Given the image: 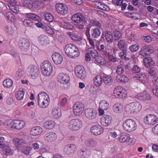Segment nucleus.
<instances>
[{
  "label": "nucleus",
  "mask_w": 158,
  "mask_h": 158,
  "mask_svg": "<svg viewBox=\"0 0 158 158\" xmlns=\"http://www.w3.org/2000/svg\"><path fill=\"white\" fill-rule=\"evenodd\" d=\"M65 54L70 58H76L79 56L80 52L78 48L73 44L66 45L64 48Z\"/></svg>",
  "instance_id": "obj_1"
},
{
  "label": "nucleus",
  "mask_w": 158,
  "mask_h": 158,
  "mask_svg": "<svg viewBox=\"0 0 158 158\" xmlns=\"http://www.w3.org/2000/svg\"><path fill=\"white\" fill-rule=\"evenodd\" d=\"M37 99L38 105L40 108H45L48 107L50 103V99L45 92H42L39 93Z\"/></svg>",
  "instance_id": "obj_2"
},
{
  "label": "nucleus",
  "mask_w": 158,
  "mask_h": 158,
  "mask_svg": "<svg viewBox=\"0 0 158 158\" xmlns=\"http://www.w3.org/2000/svg\"><path fill=\"white\" fill-rule=\"evenodd\" d=\"M40 68L42 73L44 76L48 77L52 75L53 66L49 61L45 60L42 62L40 64Z\"/></svg>",
  "instance_id": "obj_3"
},
{
  "label": "nucleus",
  "mask_w": 158,
  "mask_h": 158,
  "mask_svg": "<svg viewBox=\"0 0 158 158\" xmlns=\"http://www.w3.org/2000/svg\"><path fill=\"white\" fill-rule=\"evenodd\" d=\"M141 108V105L139 102H134L126 105L125 109L128 114H135L139 112Z\"/></svg>",
  "instance_id": "obj_4"
},
{
  "label": "nucleus",
  "mask_w": 158,
  "mask_h": 158,
  "mask_svg": "<svg viewBox=\"0 0 158 158\" xmlns=\"http://www.w3.org/2000/svg\"><path fill=\"white\" fill-rule=\"evenodd\" d=\"M123 127L125 131L129 132L135 131L137 127L135 122L131 119H128L125 121L123 123Z\"/></svg>",
  "instance_id": "obj_5"
},
{
  "label": "nucleus",
  "mask_w": 158,
  "mask_h": 158,
  "mask_svg": "<svg viewBox=\"0 0 158 158\" xmlns=\"http://www.w3.org/2000/svg\"><path fill=\"white\" fill-rule=\"evenodd\" d=\"M82 126V121L78 118L73 119L70 120L68 123V127L72 131H77Z\"/></svg>",
  "instance_id": "obj_6"
},
{
  "label": "nucleus",
  "mask_w": 158,
  "mask_h": 158,
  "mask_svg": "<svg viewBox=\"0 0 158 158\" xmlns=\"http://www.w3.org/2000/svg\"><path fill=\"white\" fill-rule=\"evenodd\" d=\"M26 72L28 77L32 79H36L38 76L39 73L38 68L34 64L29 65L27 68Z\"/></svg>",
  "instance_id": "obj_7"
},
{
  "label": "nucleus",
  "mask_w": 158,
  "mask_h": 158,
  "mask_svg": "<svg viewBox=\"0 0 158 158\" xmlns=\"http://www.w3.org/2000/svg\"><path fill=\"white\" fill-rule=\"evenodd\" d=\"M113 95L117 98H124L127 96V91L121 87H116L114 89Z\"/></svg>",
  "instance_id": "obj_8"
},
{
  "label": "nucleus",
  "mask_w": 158,
  "mask_h": 158,
  "mask_svg": "<svg viewBox=\"0 0 158 158\" xmlns=\"http://www.w3.org/2000/svg\"><path fill=\"white\" fill-rule=\"evenodd\" d=\"M84 110V104L80 102H77L73 107V111L74 115L79 116L83 112Z\"/></svg>",
  "instance_id": "obj_9"
},
{
  "label": "nucleus",
  "mask_w": 158,
  "mask_h": 158,
  "mask_svg": "<svg viewBox=\"0 0 158 158\" xmlns=\"http://www.w3.org/2000/svg\"><path fill=\"white\" fill-rule=\"evenodd\" d=\"M57 12L62 15H66L68 13V7L65 4L62 3H57L56 6Z\"/></svg>",
  "instance_id": "obj_10"
},
{
  "label": "nucleus",
  "mask_w": 158,
  "mask_h": 158,
  "mask_svg": "<svg viewBox=\"0 0 158 158\" xmlns=\"http://www.w3.org/2000/svg\"><path fill=\"white\" fill-rule=\"evenodd\" d=\"M75 73L77 77L81 79H84L86 76V73L84 68L80 65L76 67Z\"/></svg>",
  "instance_id": "obj_11"
},
{
  "label": "nucleus",
  "mask_w": 158,
  "mask_h": 158,
  "mask_svg": "<svg viewBox=\"0 0 158 158\" xmlns=\"http://www.w3.org/2000/svg\"><path fill=\"white\" fill-rule=\"evenodd\" d=\"M158 118L156 115L152 114L147 115L144 118V123L148 125H154L157 122Z\"/></svg>",
  "instance_id": "obj_12"
},
{
  "label": "nucleus",
  "mask_w": 158,
  "mask_h": 158,
  "mask_svg": "<svg viewBox=\"0 0 158 158\" xmlns=\"http://www.w3.org/2000/svg\"><path fill=\"white\" fill-rule=\"evenodd\" d=\"M85 117L89 120L95 119L97 116L96 110L93 108H88L85 109Z\"/></svg>",
  "instance_id": "obj_13"
},
{
  "label": "nucleus",
  "mask_w": 158,
  "mask_h": 158,
  "mask_svg": "<svg viewBox=\"0 0 158 158\" xmlns=\"http://www.w3.org/2000/svg\"><path fill=\"white\" fill-rule=\"evenodd\" d=\"M118 141L121 143H124L127 145H129L134 141V139L125 134H121L117 138Z\"/></svg>",
  "instance_id": "obj_14"
},
{
  "label": "nucleus",
  "mask_w": 158,
  "mask_h": 158,
  "mask_svg": "<svg viewBox=\"0 0 158 158\" xmlns=\"http://www.w3.org/2000/svg\"><path fill=\"white\" fill-rule=\"evenodd\" d=\"M57 134L53 132H48L45 134L44 139L46 142L50 143L55 142L57 139Z\"/></svg>",
  "instance_id": "obj_15"
},
{
  "label": "nucleus",
  "mask_w": 158,
  "mask_h": 158,
  "mask_svg": "<svg viewBox=\"0 0 158 158\" xmlns=\"http://www.w3.org/2000/svg\"><path fill=\"white\" fill-rule=\"evenodd\" d=\"M77 151L76 145L73 144H69L65 146L63 150V152L68 155H70L74 154Z\"/></svg>",
  "instance_id": "obj_16"
},
{
  "label": "nucleus",
  "mask_w": 158,
  "mask_h": 158,
  "mask_svg": "<svg viewBox=\"0 0 158 158\" xmlns=\"http://www.w3.org/2000/svg\"><path fill=\"white\" fill-rule=\"evenodd\" d=\"M134 80L139 81L144 85H147L148 82V79L147 76L144 74L140 73L136 74L133 77Z\"/></svg>",
  "instance_id": "obj_17"
},
{
  "label": "nucleus",
  "mask_w": 158,
  "mask_h": 158,
  "mask_svg": "<svg viewBox=\"0 0 158 158\" xmlns=\"http://www.w3.org/2000/svg\"><path fill=\"white\" fill-rule=\"evenodd\" d=\"M19 45L21 49L23 51H27L30 47L29 40L25 38L21 39L19 42Z\"/></svg>",
  "instance_id": "obj_18"
},
{
  "label": "nucleus",
  "mask_w": 158,
  "mask_h": 158,
  "mask_svg": "<svg viewBox=\"0 0 158 158\" xmlns=\"http://www.w3.org/2000/svg\"><path fill=\"white\" fill-rule=\"evenodd\" d=\"M91 132L95 135H99L102 133L104 131V128L99 125L92 126L90 128Z\"/></svg>",
  "instance_id": "obj_19"
},
{
  "label": "nucleus",
  "mask_w": 158,
  "mask_h": 158,
  "mask_svg": "<svg viewBox=\"0 0 158 158\" xmlns=\"http://www.w3.org/2000/svg\"><path fill=\"white\" fill-rule=\"evenodd\" d=\"M58 81L60 83L66 84L68 83L70 80V77L67 74L62 73L59 74L57 77Z\"/></svg>",
  "instance_id": "obj_20"
},
{
  "label": "nucleus",
  "mask_w": 158,
  "mask_h": 158,
  "mask_svg": "<svg viewBox=\"0 0 158 158\" xmlns=\"http://www.w3.org/2000/svg\"><path fill=\"white\" fill-rule=\"evenodd\" d=\"M153 52V48L150 45H144L141 49L139 52L140 55L146 56L151 54Z\"/></svg>",
  "instance_id": "obj_21"
},
{
  "label": "nucleus",
  "mask_w": 158,
  "mask_h": 158,
  "mask_svg": "<svg viewBox=\"0 0 158 158\" xmlns=\"http://www.w3.org/2000/svg\"><path fill=\"white\" fill-rule=\"evenodd\" d=\"M94 52L91 54V56L94 58L96 61L102 65H104L106 63L104 59L101 56L98 55V53L96 51L94 50Z\"/></svg>",
  "instance_id": "obj_22"
},
{
  "label": "nucleus",
  "mask_w": 158,
  "mask_h": 158,
  "mask_svg": "<svg viewBox=\"0 0 158 158\" xmlns=\"http://www.w3.org/2000/svg\"><path fill=\"white\" fill-rule=\"evenodd\" d=\"M112 120V117L110 116L106 115L101 117L100 123L103 126L106 127L111 123Z\"/></svg>",
  "instance_id": "obj_23"
},
{
  "label": "nucleus",
  "mask_w": 158,
  "mask_h": 158,
  "mask_svg": "<svg viewBox=\"0 0 158 158\" xmlns=\"http://www.w3.org/2000/svg\"><path fill=\"white\" fill-rule=\"evenodd\" d=\"M38 41L39 44L42 46H46L49 43L48 37L44 35H41L38 37Z\"/></svg>",
  "instance_id": "obj_24"
},
{
  "label": "nucleus",
  "mask_w": 158,
  "mask_h": 158,
  "mask_svg": "<svg viewBox=\"0 0 158 158\" xmlns=\"http://www.w3.org/2000/svg\"><path fill=\"white\" fill-rule=\"evenodd\" d=\"M136 97L138 99L143 101L150 100L152 98L149 93L146 91L137 94L136 95Z\"/></svg>",
  "instance_id": "obj_25"
},
{
  "label": "nucleus",
  "mask_w": 158,
  "mask_h": 158,
  "mask_svg": "<svg viewBox=\"0 0 158 158\" xmlns=\"http://www.w3.org/2000/svg\"><path fill=\"white\" fill-rule=\"evenodd\" d=\"M52 60L56 64H60L63 60V57L59 53L55 52L52 55Z\"/></svg>",
  "instance_id": "obj_26"
},
{
  "label": "nucleus",
  "mask_w": 158,
  "mask_h": 158,
  "mask_svg": "<svg viewBox=\"0 0 158 158\" xmlns=\"http://www.w3.org/2000/svg\"><path fill=\"white\" fill-rule=\"evenodd\" d=\"M12 125H13V128L20 129L25 126V123L23 121L14 120L12 121Z\"/></svg>",
  "instance_id": "obj_27"
},
{
  "label": "nucleus",
  "mask_w": 158,
  "mask_h": 158,
  "mask_svg": "<svg viewBox=\"0 0 158 158\" xmlns=\"http://www.w3.org/2000/svg\"><path fill=\"white\" fill-rule=\"evenodd\" d=\"M56 124L55 122L53 120H48L45 121L43 124V127L46 129L51 130L53 129Z\"/></svg>",
  "instance_id": "obj_28"
},
{
  "label": "nucleus",
  "mask_w": 158,
  "mask_h": 158,
  "mask_svg": "<svg viewBox=\"0 0 158 158\" xmlns=\"http://www.w3.org/2000/svg\"><path fill=\"white\" fill-rule=\"evenodd\" d=\"M52 114L55 118L59 119L61 116V113L60 109L57 107L53 108L52 111Z\"/></svg>",
  "instance_id": "obj_29"
},
{
  "label": "nucleus",
  "mask_w": 158,
  "mask_h": 158,
  "mask_svg": "<svg viewBox=\"0 0 158 158\" xmlns=\"http://www.w3.org/2000/svg\"><path fill=\"white\" fill-rule=\"evenodd\" d=\"M72 20L74 22L79 23L80 22H82L85 20L83 16L79 13H77L74 15L72 17Z\"/></svg>",
  "instance_id": "obj_30"
},
{
  "label": "nucleus",
  "mask_w": 158,
  "mask_h": 158,
  "mask_svg": "<svg viewBox=\"0 0 158 158\" xmlns=\"http://www.w3.org/2000/svg\"><path fill=\"white\" fill-rule=\"evenodd\" d=\"M84 143L87 146L90 148L95 147L97 145V141L93 139H86L84 140Z\"/></svg>",
  "instance_id": "obj_31"
},
{
  "label": "nucleus",
  "mask_w": 158,
  "mask_h": 158,
  "mask_svg": "<svg viewBox=\"0 0 158 158\" xmlns=\"http://www.w3.org/2000/svg\"><path fill=\"white\" fill-rule=\"evenodd\" d=\"M143 62L145 66L147 68L152 67L155 65L154 61L150 57L145 58L144 59Z\"/></svg>",
  "instance_id": "obj_32"
},
{
  "label": "nucleus",
  "mask_w": 158,
  "mask_h": 158,
  "mask_svg": "<svg viewBox=\"0 0 158 158\" xmlns=\"http://www.w3.org/2000/svg\"><path fill=\"white\" fill-rule=\"evenodd\" d=\"M43 131L41 128L39 127H35L32 128L30 131V134L33 136H36L40 135Z\"/></svg>",
  "instance_id": "obj_33"
},
{
  "label": "nucleus",
  "mask_w": 158,
  "mask_h": 158,
  "mask_svg": "<svg viewBox=\"0 0 158 158\" xmlns=\"http://www.w3.org/2000/svg\"><path fill=\"white\" fill-rule=\"evenodd\" d=\"M59 22L60 26L64 29H72L73 28V25L68 22H65L62 19H60Z\"/></svg>",
  "instance_id": "obj_34"
},
{
  "label": "nucleus",
  "mask_w": 158,
  "mask_h": 158,
  "mask_svg": "<svg viewBox=\"0 0 158 158\" xmlns=\"http://www.w3.org/2000/svg\"><path fill=\"white\" fill-rule=\"evenodd\" d=\"M12 141L14 145L17 148H20L25 143V142L23 139L18 138L13 139Z\"/></svg>",
  "instance_id": "obj_35"
},
{
  "label": "nucleus",
  "mask_w": 158,
  "mask_h": 158,
  "mask_svg": "<svg viewBox=\"0 0 158 158\" xmlns=\"http://www.w3.org/2000/svg\"><path fill=\"white\" fill-rule=\"evenodd\" d=\"M94 83L96 87L100 86L102 84V79L101 76L98 75L95 76L93 78Z\"/></svg>",
  "instance_id": "obj_36"
},
{
  "label": "nucleus",
  "mask_w": 158,
  "mask_h": 158,
  "mask_svg": "<svg viewBox=\"0 0 158 158\" xmlns=\"http://www.w3.org/2000/svg\"><path fill=\"white\" fill-rule=\"evenodd\" d=\"M103 79L104 83L106 85H110L112 84L113 82L112 77L109 75H104L103 77Z\"/></svg>",
  "instance_id": "obj_37"
},
{
  "label": "nucleus",
  "mask_w": 158,
  "mask_h": 158,
  "mask_svg": "<svg viewBox=\"0 0 158 158\" xmlns=\"http://www.w3.org/2000/svg\"><path fill=\"white\" fill-rule=\"evenodd\" d=\"M116 81L119 83H126L128 81L129 78L124 75H118L116 77Z\"/></svg>",
  "instance_id": "obj_38"
},
{
  "label": "nucleus",
  "mask_w": 158,
  "mask_h": 158,
  "mask_svg": "<svg viewBox=\"0 0 158 158\" xmlns=\"http://www.w3.org/2000/svg\"><path fill=\"white\" fill-rule=\"evenodd\" d=\"M32 148L29 146H23L21 150V152L25 155H29L32 152Z\"/></svg>",
  "instance_id": "obj_39"
},
{
  "label": "nucleus",
  "mask_w": 158,
  "mask_h": 158,
  "mask_svg": "<svg viewBox=\"0 0 158 158\" xmlns=\"http://www.w3.org/2000/svg\"><path fill=\"white\" fill-rule=\"evenodd\" d=\"M0 148L3 149V151L6 155H10L12 153V150L10 147L4 144H0Z\"/></svg>",
  "instance_id": "obj_40"
},
{
  "label": "nucleus",
  "mask_w": 158,
  "mask_h": 158,
  "mask_svg": "<svg viewBox=\"0 0 158 158\" xmlns=\"http://www.w3.org/2000/svg\"><path fill=\"white\" fill-rule=\"evenodd\" d=\"M113 111L116 113H119L123 110V106L119 103H116L113 106Z\"/></svg>",
  "instance_id": "obj_41"
},
{
  "label": "nucleus",
  "mask_w": 158,
  "mask_h": 158,
  "mask_svg": "<svg viewBox=\"0 0 158 158\" xmlns=\"http://www.w3.org/2000/svg\"><path fill=\"white\" fill-rule=\"evenodd\" d=\"M80 152L82 156L83 157H88L91 154L90 150L85 148L81 149Z\"/></svg>",
  "instance_id": "obj_42"
},
{
  "label": "nucleus",
  "mask_w": 158,
  "mask_h": 158,
  "mask_svg": "<svg viewBox=\"0 0 158 158\" xmlns=\"http://www.w3.org/2000/svg\"><path fill=\"white\" fill-rule=\"evenodd\" d=\"M24 16L25 17L30 18L35 20H39L40 18V17L33 13H26L24 14Z\"/></svg>",
  "instance_id": "obj_43"
},
{
  "label": "nucleus",
  "mask_w": 158,
  "mask_h": 158,
  "mask_svg": "<svg viewBox=\"0 0 158 158\" xmlns=\"http://www.w3.org/2000/svg\"><path fill=\"white\" fill-rule=\"evenodd\" d=\"M105 39L108 42L111 43L112 42L114 38L112 34L109 31H106L105 32Z\"/></svg>",
  "instance_id": "obj_44"
},
{
  "label": "nucleus",
  "mask_w": 158,
  "mask_h": 158,
  "mask_svg": "<svg viewBox=\"0 0 158 158\" xmlns=\"http://www.w3.org/2000/svg\"><path fill=\"white\" fill-rule=\"evenodd\" d=\"M32 7L37 10H40L44 6V4L39 1H35L32 2Z\"/></svg>",
  "instance_id": "obj_45"
},
{
  "label": "nucleus",
  "mask_w": 158,
  "mask_h": 158,
  "mask_svg": "<svg viewBox=\"0 0 158 158\" xmlns=\"http://www.w3.org/2000/svg\"><path fill=\"white\" fill-rule=\"evenodd\" d=\"M88 40L90 45L91 46V47L88 48L87 49L91 53V54L93 52H94V50L96 51L94 49L95 47V45L94 44L95 40H93L90 38H89L88 39Z\"/></svg>",
  "instance_id": "obj_46"
},
{
  "label": "nucleus",
  "mask_w": 158,
  "mask_h": 158,
  "mask_svg": "<svg viewBox=\"0 0 158 158\" xmlns=\"http://www.w3.org/2000/svg\"><path fill=\"white\" fill-rule=\"evenodd\" d=\"M118 46L119 48L123 51L127 49V45L124 40H120L118 41Z\"/></svg>",
  "instance_id": "obj_47"
},
{
  "label": "nucleus",
  "mask_w": 158,
  "mask_h": 158,
  "mask_svg": "<svg viewBox=\"0 0 158 158\" xmlns=\"http://www.w3.org/2000/svg\"><path fill=\"white\" fill-rule=\"evenodd\" d=\"M99 107L105 110H106L109 107V104L108 102L105 100H102L99 103Z\"/></svg>",
  "instance_id": "obj_48"
},
{
  "label": "nucleus",
  "mask_w": 158,
  "mask_h": 158,
  "mask_svg": "<svg viewBox=\"0 0 158 158\" xmlns=\"http://www.w3.org/2000/svg\"><path fill=\"white\" fill-rule=\"evenodd\" d=\"M94 4L96 7L100 9L104 10H108L107 9L108 7L107 6L105 5L103 3L99 2L97 1L95 2Z\"/></svg>",
  "instance_id": "obj_49"
},
{
  "label": "nucleus",
  "mask_w": 158,
  "mask_h": 158,
  "mask_svg": "<svg viewBox=\"0 0 158 158\" xmlns=\"http://www.w3.org/2000/svg\"><path fill=\"white\" fill-rule=\"evenodd\" d=\"M33 2L31 0H24L23 2V6L31 9L32 7Z\"/></svg>",
  "instance_id": "obj_50"
},
{
  "label": "nucleus",
  "mask_w": 158,
  "mask_h": 158,
  "mask_svg": "<svg viewBox=\"0 0 158 158\" xmlns=\"http://www.w3.org/2000/svg\"><path fill=\"white\" fill-rule=\"evenodd\" d=\"M6 32L9 35H12L14 33V30L12 25H7L5 29Z\"/></svg>",
  "instance_id": "obj_51"
},
{
  "label": "nucleus",
  "mask_w": 158,
  "mask_h": 158,
  "mask_svg": "<svg viewBox=\"0 0 158 158\" xmlns=\"http://www.w3.org/2000/svg\"><path fill=\"white\" fill-rule=\"evenodd\" d=\"M12 81L9 78L5 80L3 82V85L6 88H10L12 86Z\"/></svg>",
  "instance_id": "obj_52"
},
{
  "label": "nucleus",
  "mask_w": 158,
  "mask_h": 158,
  "mask_svg": "<svg viewBox=\"0 0 158 158\" xmlns=\"http://www.w3.org/2000/svg\"><path fill=\"white\" fill-rule=\"evenodd\" d=\"M67 34L73 40L76 41H80L82 40L80 36L75 35L73 32H69Z\"/></svg>",
  "instance_id": "obj_53"
},
{
  "label": "nucleus",
  "mask_w": 158,
  "mask_h": 158,
  "mask_svg": "<svg viewBox=\"0 0 158 158\" xmlns=\"http://www.w3.org/2000/svg\"><path fill=\"white\" fill-rule=\"evenodd\" d=\"M6 17L7 19L11 22H15L16 18L14 14L11 12H7L6 14Z\"/></svg>",
  "instance_id": "obj_54"
},
{
  "label": "nucleus",
  "mask_w": 158,
  "mask_h": 158,
  "mask_svg": "<svg viewBox=\"0 0 158 158\" xmlns=\"http://www.w3.org/2000/svg\"><path fill=\"white\" fill-rule=\"evenodd\" d=\"M24 94L25 93L23 91L19 90L16 94V97L17 100H22L23 99Z\"/></svg>",
  "instance_id": "obj_55"
},
{
  "label": "nucleus",
  "mask_w": 158,
  "mask_h": 158,
  "mask_svg": "<svg viewBox=\"0 0 158 158\" xmlns=\"http://www.w3.org/2000/svg\"><path fill=\"white\" fill-rule=\"evenodd\" d=\"M12 121L10 120L6 121L5 123L2 124L3 127L7 129L13 128V125H12Z\"/></svg>",
  "instance_id": "obj_56"
},
{
  "label": "nucleus",
  "mask_w": 158,
  "mask_h": 158,
  "mask_svg": "<svg viewBox=\"0 0 158 158\" xmlns=\"http://www.w3.org/2000/svg\"><path fill=\"white\" fill-rule=\"evenodd\" d=\"M45 19L49 22H52L53 20V16L50 13H46L44 15Z\"/></svg>",
  "instance_id": "obj_57"
},
{
  "label": "nucleus",
  "mask_w": 158,
  "mask_h": 158,
  "mask_svg": "<svg viewBox=\"0 0 158 158\" xmlns=\"http://www.w3.org/2000/svg\"><path fill=\"white\" fill-rule=\"evenodd\" d=\"M28 115V116L31 118L33 119L34 118L36 120H37L38 119H40L39 118V117L37 116L35 112L34 111H30L29 112Z\"/></svg>",
  "instance_id": "obj_58"
},
{
  "label": "nucleus",
  "mask_w": 158,
  "mask_h": 158,
  "mask_svg": "<svg viewBox=\"0 0 158 158\" xmlns=\"http://www.w3.org/2000/svg\"><path fill=\"white\" fill-rule=\"evenodd\" d=\"M101 32L98 29H94L93 30V32L92 35L93 37L95 38H98L100 35Z\"/></svg>",
  "instance_id": "obj_59"
},
{
  "label": "nucleus",
  "mask_w": 158,
  "mask_h": 158,
  "mask_svg": "<svg viewBox=\"0 0 158 158\" xmlns=\"http://www.w3.org/2000/svg\"><path fill=\"white\" fill-rule=\"evenodd\" d=\"M139 46L138 44H134L130 46L129 48L130 51L132 52H135L139 50Z\"/></svg>",
  "instance_id": "obj_60"
},
{
  "label": "nucleus",
  "mask_w": 158,
  "mask_h": 158,
  "mask_svg": "<svg viewBox=\"0 0 158 158\" xmlns=\"http://www.w3.org/2000/svg\"><path fill=\"white\" fill-rule=\"evenodd\" d=\"M24 25L27 27H31L32 26V22L29 19H25L23 21Z\"/></svg>",
  "instance_id": "obj_61"
},
{
  "label": "nucleus",
  "mask_w": 158,
  "mask_h": 158,
  "mask_svg": "<svg viewBox=\"0 0 158 158\" xmlns=\"http://www.w3.org/2000/svg\"><path fill=\"white\" fill-rule=\"evenodd\" d=\"M9 7L10 10L14 13H17L19 11V6L17 4L15 5L10 6V7Z\"/></svg>",
  "instance_id": "obj_62"
},
{
  "label": "nucleus",
  "mask_w": 158,
  "mask_h": 158,
  "mask_svg": "<svg viewBox=\"0 0 158 158\" xmlns=\"http://www.w3.org/2000/svg\"><path fill=\"white\" fill-rule=\"evenodd\" d=\"M114 40L119 39L122 36V34L120 32L117 31H114Z\"/></svg>",
  "instance_id": "obj_63"
},
{
  "label": "nucleus",
  "mask_w": 158,
  "mask_h": 158,
  "mask_svg": "<svg viewBox=\"0 0 158 158\" xmlns=\"http://www.w3.org/2000/svg\"><path fill=\"white\" fill-rule=\"evenodd\" d=\"M24 74V72L22 70H19L16 72L15 76L18 79H19L23 77Z\"/></svg>",
  "instance_id": "obj_64"
}]
</instances>
